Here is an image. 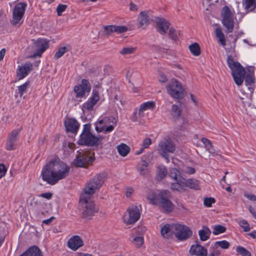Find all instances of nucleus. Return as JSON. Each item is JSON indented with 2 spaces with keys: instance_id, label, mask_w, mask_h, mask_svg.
<instances>
[{
  "instance_id": "f257e3e1",
  "label": "nucleus",
  "mask_w": 256,
  "mask_h": 256,
  "mask_svg": "<svg viewBox=\"0 0 256 256\" xmlns=\"http://www.w3.org/2000/svg\"><path fill=\"white\" fill-rule=\"evenodd\" d=\"M70 168L58 158L52 160L46 164L42 172V179L48 184L54 185L66 178Z\"/></svg>"
},
{
  "instance_id": "f03ea898",
  "label": "nucleus",
  "mask_w": 256,
  "mask_h": 256,
  "mask_svg": "<svg viewBox=\"0 0 256 256\" xmlns=\"http://www.w3.org/2000/svg\"><path fill=\"white\" fill-rule=\"evenodd\" d=\"M107 178L105 172L100 173L90 179L85 185L82 192V198H91L92 196L103 185Z\"/></svg>"
},
{
  "instance_id": "7ed1b4c3",
  "label": "nucleus",
  "mask_w": 256,
  "mask_h": 256,
  "mask_svg": "<svg viewBox=\"0 0 256 256\" xmlns=\"http://www.w3.org/2000/svg\"><path fill=\"white\" fill-rule=\"evenodd\" d=\"M227 63L232 70V75L236 84L241 86L245 78L246 70L238 62L234 61L232 56L227 57Z\"/></svg>"
},
{
  "instance_id": "20e7f679",
  "label": "nucleus",
  "mask_w": 256,
  "mask_h": 256,
  "mask_svg": "<svg viewBox=\"0 0 256 256\" xmlns=\"http://www.w3.org/2000/svg\"><path fill=\"white\" fill-rule=\"evenodd\" d=\"M102 139L101 136L98 137L93 135L90 132V126L89 124H86L84 126L82 132L78 141V144L82 146H97Z\"/></svg>"
},
{
  "instance_id": "39448f33",
  "label": "nucleus",
  "mask_w": 256,
  "mask_h": 256,
  "mask_svg": "<svg viewBox=\"0 0 256 256\" xmlns=\"http://www.w3.org/2000/svg\"><path fill=\"white\" fill-rule=\"evenodd\" d=\"M220 16L222 24L226 28V32L228 34L232 32L234 28L236 18L234 12L230 10L228 6H225L221 10Z\"/></svg>"
},
{
  "instance_id": "423d86ee",
  "label": "nucleus",
  "mask_w": 256,
  "mask_h": 256,
  "mask_svg": "<svg viewBox=\"0 0 256 256\" xmlns=\"http://www.w3.org/2000/svg\"><path fill=\"white\" fill-rule=\"evenodd\" d=\"M88 198L86 200L82 198V194L80 196V204L82 208V216L86 219H90L97 212V210L93 202Z\"/></svg>"
},
{
  "instance_id": "0eeeda50",
  "label": "nucleus",
  "mask_w": 256,
  "mask_h": 256,
  "mask_svg": "<svg viewBox=\"0 0 256 256\" xmlns=\"http://www.w3.org/2000/svg\"><path fill=\"white\" fill-rule=\"evenodd\" d=\"M94 154L90 151L80 152L74 160V165L78 167L87 168L93 162Z\"/></svg>"
},
{
  "instance_id": "6e6552de",
  "label": "nucleus",
  "mask_w": 256,
  "mask_h": 256,
  "mask_svg": "<svg viewBox=\"0 0 256 256\" xmlns=\"http://www.w3.org/2000/svg\"><path fill=\"white\" fill-rule=\"evenodd\" d=\"M166 90L168 94L173 98L180 99L184 96V90L177 80L172 79L168 84Z\"/></svg>"
},
{
  "instance_id": "1a4fd4ad",
  "label": "nucleus",
  "mask_w": 256,
  "mask_h": 256,
  "mask_svg": "<svg viewBox=\"0 0 256 256\" xmlns=\"http://www.w3.org/2000/svg\"><path fill=\"white\" fill-rule=\"evenodd\" d=\"M27 4L25 2H18L16 4L12 11V17L11 24L12 26H20L22 24V18Z\"/></svg>"
},
{
  "instance_id": "9d476101",
  "label": "nucleus",
  "mask_w": 256,
  "mask_h": 256,
  "mask_svg": "<svg viewBox=\"0 0 256 256\" xmlns=\"http://www.w3.org/2000/svg\"><path fill=\"white\" fill-rule=\"evenodd\" d=\"M176 146L174 142L170 139L160 140L158 144V154L163 158L168 160L169 153H173Z\"/></svg>"
},
{
  "instance_id": "9b49d317",
  "label": "nucleus",
  "mask_w": 256,
  "mask_h": 256,
  "mask_svg": "<svg viewBox=\"0 0 256 256\" xmlns=\"http://www.w3.org/2000/svg\"><path fill=\"white\" fill-rule=\"evenodd\" d=\"M140 210L138 206H132L129 207L123 216V221L126 224H132L140 218Z\"/></svg>"
},
{
  "instance_id": "f8f14e48",
  "label": "nucleus",
  "mask_w": 256,
  "mask_h": 256,
  "mask_svg": "<svg viewBox=\"0 0 256 256\" xmlns=\"http://www.w3.org/2000/svg\"><path fill=\"white\" fill-rule=\"evenodd\" d=\"M172 228L174 230V236L180 240H187L192 234V232L190 228L184 224H174Z\"/></svg>"
},
{
  "instance_id": "ddd939ff",
  "label": "nucleus",
  "mask_w": 256,
  "mask_h": 256,
  "mask_svg": "<svg viewBox=\"0 0 256 256\" xmlns=\"http://www.w3.org/2000/svg\"><path fill=\"white\" fill-rule=\"evenodd\" d=\"M160 200L158 204L162 208L165 212H170L174 209V205L169 198L170 197V193L169 191L164 190L160 192L158 194Z\"/></svg>"
},
{
  "instance_id": "4468645a",
  "label": "nucleus",
  "mask_w": 256,
  "mask_h": 256,
  "mask_svg": "<svg viewBox=\"0 0 256 256\" xmlns=\"http://www.w3.org/2000/svg\"><path fill=\"white\" fill-rule=\"evenodd\" d=\"M21 130V128L14 130L8 134L6 144V150H12L16 148V142L18 139Z\"/></svg>"
},
{
  "instance_id": "2eb2a0df",
  "label": "nucleus",
  "mask_w": 256,
  "mask_h": 256,
  "mask_svg": "<svg viewBox=\"0 0 256 256\" xmlns=\"http://www.w3.org/2000/svg\"><path fill=\"white\" fill-rule=\"evenodd\" d=\"M91 86L88 81L83 79L80 84L74 86V92L77 98H82L84 96L86 92H89Z\"/></svg>"
},
{
  "instance_id": "dca6fc26",
  "label": "nucleus",
  "mask_w": 256,
  "mask_h": 256,
  "mask_svg": "<svg viewBox=\"0 0 256 256\" xmlns=\"http://www.w3.org/2000/svg\"><path fill=\"white\" fill-rule=\"evenodd\" d=\"M99 98H100L98 92L96 90H93L92 96L82 105L83 111L92 110L94 106L96 104L98 101L99 100Z\"/></svg>"
},
{
  "instance_id": "f3484780",
  "label": "nucleus",
  "mask_w": 256,
  "mask_h": 256,
  "mask_svg": "<svg viewBox=\"0 0 256 256\" xmlns=\"http://www.w3.org/2000/svg\"><path fill=\"white\" fill-rule=\"evenodd\" d=\"M155 22L156 30L161 34H166L170 26L169 22L162 18H156Z\"/></svg>"
},
{
  "instance_id": "a211bd4d",
  "label": "nucleus",
  "mask_w": 256,
  "mask_h": 256,
  "mask_svg": "<svg viewBox=\"0 0 256 256\" xmlns=\"http://www.w3.org/2000/svg\"><path fill=\"white\" fill-rule=\"evenodd\" d=\"M104 35L106 36L115 32L120 34L128 30V28L124 26L108 25L104 27Z\"/></svg>"
},
{
  "instance_id": "6ab92c4d",
  "label": "nucleus",
  "mask_w": 256,
  "mask_h": 256,
  "mask_svg": "<svg viewBox=\"0 0 256 256\" xmlns=\"http://www.w3.org/2000/svg\"><path fill=\"white\" fill-rule=\"evenodd\" d=\"M32 70V64L27 62L24 64L19 66L16 72L17 78L20 80L25 78Z\"/></svg>"
},
{
  "instance_id": "aec40b11",
  "label": "nucleus",
  "mask_w": 256,
  "mask_h": 256,
  "mask_svg": "<svg viewBox=\"0 0 256 256\" xmlns=\"http://www.w3.org/2000/svg\"><path fill=\"white\" fill-rule=\"evenodd\" d=\"M151 21L148 12L146 11L141 12L138 18V28H144L150 24Z\"/></svg>"
},
{
  "instance_id": "412c9836",
  "label": "nucleus",
  "mask_w": 256,
  "mask_h": 256,
  "mask_svg": "<svg viewBox=\"0 0 256 256\" xmlns=\"http://www.w3.org/2000/svg\"><path fill=\"white\" fill-rule=\"evenodd\" d=\"M34 44L36 48V54L39 56L48 48V42L44 39H38Z\"/></svg>"
},
{
  "instance_id": "4be33fe9",
  "label": "nucleus",
  "mask_w": 256,
  "mask_h": 256,
  "mask_svg": "<svg viewBox=\"0 0 256 256\" xmlns=\"http://www.w3.org/2000/svg\"><path fill=\"white\" fill-rule=\"evenodd\" d=\"M68 244L70 249L76 250L83 245V241L79 236H75L68 240Z\"/></svg>"
},
{
  "instance_id": "5701e85b",
  "label": "nucleus",
  "mask_w": 256,
  "mask_h": 256,
  "mask_svg": "<svg viewBox=\"0 0 256 256\" xmlns=\"http://www.w3.org/2000/svg\"><path fill=\"white\" fill-rule=\"evenodd\" d=\"M190 253L192 255L206 256L207 250L201 245L199 244H196L191 246L190 250Z\"/></svg>"
},
{
  "instance_id": "b1692460",
  "label": "nucleus",
  "mask_w": 256,
  "mask_h": 256,
  "mask_svg": "<svg viewBox=\"0 0 256 256\" xmlns=\"http://www.w3.org/2000/svg\"><path fill=\"white\" fill-rule=\"evenodd\" d=\"M64 125L67 132L76 133L79 128L78 122L74 119H68L64 122Z\"/></svg>"
},
{
  "instance_id": "393cba45",
  "label": "nucleus",
  "mask_w": 256,
  "mask_h": 256,
  "mask_svg": "<svg viewBox=\"0 0 256 256\" xmlns=\"http://www.w3.org/2000/svg\"><path fill=\"white\" fill-rule=\"evenodd\" d=\"M172 224H166L161 228L160 232L162 236L166 238H172L174 234V230L172 228Z\"/></svg>"
},
{
  "instance_id": "a878e982",
  "label": "nucleus",
  "mask_w": 256,
  "mask_h": 256,
  "mask_svg": "<svg viewBox=\"0 0 256 256\" xmlns=\"http://www.w3.org/2000/svg\"><path fill=\"white\" fill-rule=\"evenodd\" d=\"M110 120L111 121V122L112 123V124H110V126L106 127L105 128H104V133L110 132L114 130V126L116 124V122L115 118L112 117H110V118L106 117L104 119L100 120L98 121V123L100 124H106L108 122V121H110Z\"/></svg>"
},
{
  "instance_id": "bb28decb",
  "label": "nucleus",
  "mask_w": 256,
  "mask_h": 256,
  "mask_svg": "<svg viewBox=\"0 0 256 256\" xmlns=\"http://www.w3.org/2000/svg\"><path fill=\"white\" fill-rule=\"evenodd\" d=\"M156 106L155 102L152 101L147 102L142 104L138 110L139 111V116H144V112L146 110H152Z\"/></svg>"
},
{
  "instance_id": "cd10ccee",
  "label": "nucleus",
  "mask_w": 256,
  "mask_h": 256,
  "mask_svg": "<svg viewBox=\"0 0 256 256\" xmlns=\"http://www.w3.org/2000/svg\"><path fill=\"white\" fill-rule=\"evenodd\" d=\"M216 28L214 30L216 36L218 38V42L224 46L226 45V40L224 35L220 26L218 24H216Z\"/></svg>"
},
{
  "instance_id": "c85d7f7f",
  "label": "nucleus",
  "mask_w": 256,
  "mask_h": 256,
  "mask_svg": "<svg viewBox=\"0 0 256 256\" xmlns=\"http://www.w3.org/2000/svg\"><path fill=\"white\" fill-rule=\"evenodd\" d=\"M168 175L170 178L174 180L176 182H182L184 179L180 175V172L176 168H172L170 170Z\"/></svg>"
},
{
  "instance_id": "c756f323",
  "label": "nucleus",
  "mask_w": 256,
  "mask_h": 256,
  "mask_svg": "<svg viewBox=\"0 0 256 256\" xmlns=\"http://www.w3.org/2000/svg\"><path fill=\"white\" fill-rule=\"evenodd\" d=\"M29 85L30 82H27L22 85L18 86L17 90H16L15 97L16 98L18 95L20 97H22L24 94L26 92Z\"/></svg>"
},
{
  "instance_id": "7c9ffc66",
  "label": "nucleus",
  "mask_w": 256,
  "mask_h": 256,
  "mask_svg": "<svg viewBox=\"0 0 256 256\" xmlns=\"http://www.w3.org/2000/svg\"><path fill=\"white\" fill-rule=\"evenodd\" d=\"M198 234L200 240L205 241L209 238L210 231L207 226H204L202 230H199Z\"/></svg>"
},
{
  "instance_id": "2f4dec72",
  "label": "nucleus",
  "mask_w": 256,
  "mask_h": 256,
  "mask_svg": "<svg viewBox=\"0 0 256 256\" xmlns=\"http://www.w3.org/2000/svg\"><path fill=\"white\" fill-rule=\"evenodd\" d=\"M142 164H138L136 168L140 172V174L142 176H144L146 174V171L148 167V162H146V159H144V158H142Z\"/></svg>"
},
{
  "instance_id": "473e14b6",
  "label": "nucleus",
  "mask_w": 256,
  "mask_h": 256,
  "mask_svg": "<svg viewBox=\"0 0 256 256\" xmlns=\"http://www.w3.org/2000/svg\"><path fill=\"white\" fill-rule=\"evenodd\" d=\"M245 10L248 12H252L256 7V0H245L243 2Z\"/></svg>"
},
{
  "instance_id": "72a5a7b5",
  "label": "nucleus",
  "mask_w": 256,
  "mask_h": 256,
  "mask_svg": "<svg viewBox=\"0 0 256 256\" xmlns=\"http://www.w3.org/2000/svg\"><path fill=\"white\" fill-rule=\"evenodd\" d=\"M119 154L122 156H126L130 152V148L126 144H122L117 146Z\"/></svg>"
},
{
  "instance_id": "f704fd0d",
  "label": "nucleus",
  "mask_w": 256,
  "mask_h": 256,
  "mask_svg": "<svg viewBox=\"0 0 256 256\" xmlns=\"http://www.w3.org/2000/svg\"><path fill=\"white\" fill-rule=\"evenodd\" d=\"M70 50V46L67 45L66 46L60 47L58 50L54 54V58L58 59L63 56L66 52Z\"/></svg>"
},
{
  "instance_id": "c9c22d12",
  "label": "nucleus",
  "mask_w": 256,
  "mask_h": 256,
  "mask_svg": "<svg viewBox=\"0 0 256 256\" xmlns=\"http://www.w3.org/2000/svg\"><path fill=\"white\" fill-rule=\"evenodd\" d=\"M185 187L188 186L190 188L198 190L199 188L198 182L194 179H190L186 180L185 182Z\"/></svg>"
},
{
  "instance_id": "e433bc0d",
  "label": "nucleus",
  "mask_w": 256,
  "mask_h": 256,
  "mask_svg": "<svg viewBox=\"0 0 256 256\" xmlns=\"http://www.w3.org/2000/svg\"><path fill=\"white\" fill-rule=\"evenodd\" d=\"M167 174V170L165 166H160L158 167L156 172L157 178L158 180H161L165 177Z\"/></svg>"
},
{
  "instance_id": "4c0bfd02",
  "label": "nucleus",
  "mask_w": 256,
  "mask_h": 256,
  "mask_svg": "<svg viewBox=\"0 0 256 256\" xmlns=\"http://www.w3.org/2000/svg\"><path fill=\"white\" fill-rule=\"evenodd\" d=\"M148 198L150 200V204L156 205L158 204L160 200L158 196V194H156L154 192H150L148 195Z\"/></svg>"
},
{
  "instance_id": "58836bf2",
  "label": "nucleus",
  "mask_w": 256,
  "mask_h": 256,
  "mask_svg": "<svg viewBox=\"0 0 256 256\" xmlns=\"http://www.w3.org/2000/svg\"><path fill=\"white\" fill-rule=\"evenodd\" d=\"M189 49L193 55L198 56L200 54V48L197 43H194L189 46Z\"/></svg>"
},
{
  "instance_id": "ea45409f",
  "label": "nucleus",
  "mask_w": 256,
  "mask_h": 256,
  "mask_svg": "<svg viewBox=\"0 0 256 256\" xmlns=\"http://www.w3.org/2000/svg\"><path fill=\"white\" fill-rule=\"evenodd\" d=\"M182 180L180 182H176L172 184L171 188L172 190L180 191L181 190H184L185 187V183Z\"/></svg>"
},
{
  "instance_id": "a19ab883",
  "label": "nucleus",
  "mask_w": 256,
  "mask_h": 256,
  "mask_svg": "<svg viewBox=\"0 0 256 256\" xmlns=\"http://www.w3.org/2000/svg\"><path fill=\"white\" fill-rule=\"evenodd\" d=\"M172 115L173 117L178 118L181 114V110L179 106L174 104L172 108Z\"/></svg>"
},
{
  "instance_id": "79ce46f5",
  "label": "nucleus",
  "mask_w": 256,
  "mask_h": 256,
  "mask_svg": "<svg viewBox=\"0 0 256 256\" xmlns=\"http://www.w3.org/2000/svg\"><path fill=\"white\" fill-rule=\"evenodd\" d=\"M136 48L134 47H126L122 48L120 53L123 56L132 54L136 51Z\"/></svg>"
},
{
  "instance_id": "37998d69",
  "label": "nucleus",
  "mask_w": 256,
  "mask_h": 256,
  "mask_svg": "<svg viewBox=\"0 0 256 256\" xmlns=\"http://www.w3.org/2000/svg\"><path fill=\"white\" fill-rule=\"evenodd\" d=\"M143 117H144V116H139V111L138 110H136L131 116L130 118L133 122H140V120Z\"/></svg>"
},
{
  "instance_id": "c03bdc74",
  "label": "nucleus",
  "mask_w": 256,
  "mask_h": 256,
  "mask_svg": "<svg viewBox=\"0 0 256 256\" xmlns=\"http://www.w3.org/2000/svg\"><path fill=\"white\" fill-rule=\"evenodd\" d=\"M214 246H220L222 248L227 249L230 246V243L226 240L218 241L214 243Z\"/></svg>"
},
{
  "instance_id": "a18cd8bd",
  "label": "nucleus",
  "mask_w": 256,
  "mask_h": 256,
  "mask_svg": "<svg viewBox=\"0 0 256 256\" xmlns=\"http://www.w3.org/2000/svg\"><path fill=\"white\" fill-rule=\"evenodd\" d=\"M236 250L242 256H251L250 252L242 246H237Z\"/></svg>"
},
{
  "instance_id": "49530a36",
  "label": "nucleus",
  "mask_w": 256,
  "mask_h": 256,
  "mask_svg": "<svg viewBox=\"0 0 256 256\" xmlns=\"http://www.w3.org/2000/svg\"><path fill=\"white\" fill-rule=\"evenodd\" d=\"M226 230V228L224 226L221 225H216L214 227L212 232L214 235H217L224 232Z\"/></svg>"
},
{
  "instance_id": "de8ad7c7",
  "label": "nucleus",
  "mask_w": 256,
  "mask_h": 256,
  "mask_svg": "<svg viewBox=\"0 0 256 256\" xmlns=\"http://www.w3.org/2000/svg\"><path fill=\"white\" fill-rule=\"evenodd\" d=\"M245 83L247 86H252L254 83V79L250 74H247L245 78Z\"/></svg>"
},
{
  "instance_id": "09e8293b",
  "label": "nucleus",
  "mask_w": 256,
  "mask_h": 256,
  "mask_svg": "<svg viewBox=\"0 0 256 256\" xmlns=\"http://www.w3.org/2000/svg\"><path fill=\"white\" fill-rule=\"evenodd\" d=\"M168 34L169 37L173 40L176 41L178 40L176 30L174 28H170Z\"/></svg>"
},
{
  "instance_id": "8fccbe9b",
  "label": "nucleus",
  "mask_w": 256,
  "mask_h": 256,
  "mask_svg": "<svg viewBox=\"0 0 256 256\" xmlns=\"http://www.w3.org/2000/svg\"><path fill=\"white\" fill-rule=\"evenodd\" d=\"M133 243L137 248H140L144 243V239L142 236H137L133 240Z\"/></svg>"
},
{
  "instance_id": "3c124183",
  "label": "nucleus",
  "mask_w": 256,
  "mask_h": 256,
  "mask_svg": "<svg viewBox=\"0 0 256 256\" xmlns=\"http://www.w3.org/2000/svg\"><path fill=\"white\" fill-rule=\"evenodd\" d=\"M216 202L215 199L212 198H205L204 200V203L206 206L210 207L212 204Z\"/></svg>"
},
{
  "instance_id": "603ef678",
  "label": "nucleus",
  "mask_w": 256,
  "mask_h": 256,
  "mask_svg": "<svg viewBox=\"0 0 256 256\" xmlns=\"http://www.w3.org/2000/svg\"><path fill=\"white\" fill-rule=\"evenodd\" d=\"M240 226L244 230V232H248L250 230L249 224L244 220H240L239 222Z\"/></svg>"
},
{
  "instance_id": "864d4df0",
  "label": "nucleus",
  "mask_w": 256,
  "mask_h": 256,
  "mask_svg": "<svg viewBox=\"0 0 256 256\" xmlns=\"http://www.w3.org/2000/svg\"><path fill=\"white\" fill-rule=\"evenodd\" d=\"M152 144V140L150 138H145L142 143L143 148H147Z\"/></svg>"
},
{
  "instance_id": "5fc2aeb1",
  "label": "nucleus",
  "mask_w": 256,
  "mask_h": 256,
  "mask_svg": "<svg viewBox=\"0 0 256 256\" xmlns=\"http://www.w3.org/2000/svg\"><path fill=\"white\" fill-rule=\"evenodd\" d=\"M67 8V6L65 4H59L56 8V12L58 15L60 16L62 15V13L64 12Z\"/></svg>"
},
{
  "instance_id": "6e6d98bb",
  "label": "nucleus",
  "mask_w": 256,
  "mask_h": 256,
  "mask_svg": "<svg viewBox=\"0 0 256 256\" xmlns=\"http://www.w3.org/2000/svg\"><path fill=\"white\" fill-rule=\"evenodd\" d=\"M6 170L4 164H0V179L6 174Z\"/></svg>"
},
{
  "instance_id": "4d7b16f0",
  "label": "nucleus",
  "mask_w": 256,
  "mask_h": 256,
  "mask_svg": "<svg viewBox=\"0 0 256 256\" xmlns=\"http://www.w3.org/2000/svg\"><path fill=\"white\" fill-rule=\"evenodd\" d=\"M184 172L191 174H194L195 172V170L194 168L192 167H186L183 170Z\"/></svg>"
},
{
  "instance_id": "13d9d810",
  "label": "nucleus",
  "mask_w": 256,
  "mask_h": 256,
  "mask_svg": "<svg viewBox=\"0 0 256 256\" xmlns=\"http://www.w3.org/2000/svg\"><path fill=\"white\" fill-rule=\"evenodd\" d=\"M134 190L132 188L128 187L126 188V197L130 196L134 193Z\"/></svg>"
},
{
  "instance_id": "bf43d9fd",
  "label": "nucleus",
  "mask_w": 256,
  "mask_h": 256,
  "mask_svg": "<svg viewBox=\"0 0 256 256\" xmlns=\"http://www.w3.org/2000/svg\"><path fill=\"white\" fill-rule=\"evenodd\" d=\"M244 196L248 198V199L252 200V201H256V196L252 194H249V193H245L244 194Z\"/></svg>"
},
{
  "instance_id": "052dcab7",
  "label": "nucleus",
  "mask_w": 256,
  "mask_h": 256,
  "mask_svg": "<svg viewBox=\"0 0 256 256\" xmlns=\"http://www.w3.org/2000/svg\"><path fill=\"white\" fill-rule=\"evenodd\" d=\"M142 158H144V159L146 160V162H148V164L152 160L153 158L152 153H148L146 155L144 156Z\"/></svg>"
},
{
  "instance_id": "680f3d73",
  "label": "nucleus",
  "mask_w": 256,
  "mask_h": 256,
  "mask_svg": "<svg viewBox=\"0 0 256 256\" xmlns=\"http://www.w3.org/2000/svg\"><path fill=\"white\" fill-rule=\"evenodd\" d=\"M208 152L211 154H212L213 156H219L220 158H222V156L221 154H219L216 150H215L214 149V148L213 147H212V148H210L208 150Z\"/></svg>"
},
{
  "instance_id": "e2e57ef3",
  "label": "nucleus",
  "mask_w": 256,
  "mask_h": 256,
  "mask_svg": "<svg viewBox=\"0 0 256 256\" xmlns=\"http://www.w3.org/2000/svg\"><path fill=\"white\" fill-rule=\"evenodd\" d=\"M40 196L50 200L52 197V194L50 192H45L42 194Z\"/></svg>"
},
{
  "instance_id": "0e129e2a",
  "label": "nucleus",
  "mask_w": 256,
  "mask_h": 256,
  "mask_svg": "<svg viewBox=\"0 0 256 256\" xmlns=\"http://www.w3.org/2000/svg\"><path fill=\"white\" fill-rule=\"evenodd\" d=\"M159 80L160 82H165L167 81L166 77L164 74H162L160 75Z\"/></svg>"
},
{
  "instance_id": "69168bd1",
  "label": "nucleus",
  "mask_w": 256,
  "mask_h": 256,
  "mask_svg": "<svg viewBox=\"0 0 256 256\" xmlns=\"http://www.w3.org/2000/svg\"><path fill=\"white\" fill-rule=\"evenodd\" d=\"M5 54H6V50L4 48H2L0 51V61L3 59L4 56L5 55Z\"/></svg>"
},
{
  "instance_id": "338daca9",
  "label": "nucleus",
  "mask_w": 256,
  "mask_h": 256,
  "mask_svg": "<svg viewBox=\"0 0 256 256\" xmlns=\"http://www.w3.org/2000/svg\"><path fill=\"white\" fill-rule=\"evenodd\" d=\"M54 219V217H51L50 218L43 220L42 223L45 224H50Z\"/></svg>"
},
{
  "instance_id": "774afa93",
  "label": "nucleus",
  "mask_w": 256,
  "mask_h": 256,
  "mask_svg": "<svg viewBox=\"0 0 256 256\" xmlns=\"http://www.w3.org/2000/svg\"><path fill=\"white\" fill-rule=\"evenodd\" d=\"M130 9L133 11H136L138 10V6L134 4H130Z\"/></svg>"
}]
</instances>
